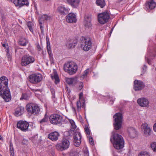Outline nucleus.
I'll return each mask as SVG.
<instances>
[{
	"label": "nucleus",
	"instance_id": "f257e3e1",
	"mask_svg": "<svg viewBox=\"0 0 156 156\" xmlns=\"http://www.w3.org/2000/svg\"><path fill=\"white\" fill-rule=\"evenodd\" d=\"M8 80L5 76L0 78V96L6 102L9 101L11 96L9 89L8 87Z\"/></svg>",
	"mask_w": 156,
	"mask_h": 156
},
{
	"label": "nucleus",
	"instance_id": "f03ea898",
	"mask_svg": "<svg viewBox=\"0 0 156 156\" xmlns=\"http://www.w3.org/2000/svg\"><path fill=\"white\" fill-rule=\"evenodd\" d=\"M110 140L115 149L121 150L124 147V141L121 135L115 133L111 138Z\"/></svg>",
	"mask_w": 156,
	"mask_h": 156
},
{
	"label": "nucleus",
	"instance_id": "7ed1b4c3",
	"mask_svg": "<svg viewBox=\"0 0 156 156\" xmlns=\"http://www.w3.org/2000/svg\"><path fill=\"white\" fill-rule=\"evenodd\" d=\"M65 71L70 75L74 74L77 69V65L73 62H70L65 64L64 66Z\"/></svg>",
	"mask_w": 156,
	"mask_h": 156
},
{
	"label": "nucleus",
	"instance_id": "20e7f679",
	"mask_svg": "<svg viewBox=\"0 0 156 156\" xmlns=\"http://www.w3.org/2000/svg\"><path fill=\"white\" fill-rule=\"evenodd\" d=\"M98 21L101 24H104L107 23L110 18V13L108 11H105L100 13L98 16Z\"/></svg>",
	"mask_w": 156,
	"mask_h": 156
},
{
	"label": "nucleus",
	"instance_id": "39448f33",
	"mask_svg": "<svg viewBox=\"0 0 156 156\" xmlns=\"http://www.w3.org/2000/svg\"><path fill=\"white\" fill-rule=\"evenodd\" d=\"M113 117L114 118V123L113 124L114 128L116 130H118L121 126L122 120V115L121 113H117L115 114Z\"/></svg>",
	"mask_w": 156,
	"mask_h": 156
},
{
	"label": "nucleus",
	"instance_id": "423d86ee",
	"mask_svg": "<svg viewBox=\"0 0 156 156\" xmlns=\"http://www.w3.org/2000/svg\"><path fill=\"white\" fill-rule=\"evenodd\" d=\"M92 43L90 38L83 37L81 40V47L83 50L88 51L92 47Z\"/></svg>",
	"mask_w": 156,
	"mask_h": 156
},
{
	"label": "nucleus",
	"instance_id": "0eeeda50",
	"mask_svg": "<svg viewBox=\"0 0 156 156\" xmlns=\"http://www.w3.org/2000/svg\"><path fill=\"white\" fill-rule=\"evenodd\" d=\"M69 145L70 143L69 140L66 139L64 138L61 143L57 144L55 147L58 150L62 151L68 148Z\"/></svg>",
	"mask_w": 156,
	"mask_h": 156
},
{
	"label": "nucleus",
	"instance_id": "6e6552de",
	"mask_svg": "<svg viewBox=\"0 0 156 156\" xmlns=\"http://www.w3.org/2000/svg\"><path fill=\"white\" fill-rule=\"evenodd\" d=\"M27 112L31 114H38L40 112V108L37 105L34 104H29L26 106Z\"/></svg>",
	"mask_w": 156,
	"mask_h": 156
},
{
	"label": "nucleus",
	"instance_id": "1a4fd4ad",
	"mask_svg": "<svg viewBox=\"0 0 156 156\" xmlns=\"http://www.w3.org/2000/svg\"><path fill=\"white\" fill-rule=\"evenodd\" d=\"M50 123L54 125H57L61 123L62 120V117L57 114L51 115L49 118Z\"/></svg>",
	"mask_w": 156,
	"mask_h": 156
},
{
	"label": "nucleus",
	"instance_id": "9d476101",
	"mask_svg": "<svg viewBox=\"0 0 156 156\" xmlns=\"http://www.w3.org/2000/svg\"><path fill=\"white\" fill-rule=\"evenodd\" d=\"M35 61L34 58L29 55H24L21 60V65L23 66H26L33 63Z\"/></svg>",
	"mask_w": 156,
	"mask_h": 156
},
{
	"label": "nucleus",
	"instance_id": "9b49d317",
	"mask_svg": "<svg viewBox=\"0 0 156 156\" xmlns=\"http://www.w3.org/2000/svg\"><path fill=\"white\" fill-rule=\"evenodd\" d=\"M42 77L40 74H33L29 76L30 81L33 83H37L40 82L42 80Z\"/></svg>",
	"mask_w": 156,
	"mask_h": 156
},
{
	"label": "nucleus",
	"instance_id": "f8f14e48",
	"mask_svg": "<svg viewBox=\"0 0 156 156\" xmlns=\"http://www.w3.org/2000/svg\"><path fill=\"white\" fill-rule=\"evenodd\" d=\"M29 123L25 121L20 120L17 124V127L23 131H27L28 130Z\"/></svg>",
	"mask_w": 156,
	"mask_h": 156
},
{
	"label": "nucleus",
	"instance_id": "ddd939ff",
	"mask_svg": "<svg viewBox=\"0 0 156 156\" xmlns=\"http://www.w3.org/2000/svg\"><path fill=\"white\" fill-rule=\"evenodd\" d=\"M74 144L76 147L79 146L81 142V135L77 129L75 130L74 134Z\"/></svg>",
	"mask_w": 156,
	"mask_h": 156
},
{
	"label": "nucleus",
	"instance_id": "4468645a",
	"mask_svg": "<svg viewBox=\"0 0 156 156\" xmlns=\"http://www.w3.org/2000/svg\"><path fill=\"white\" fill-rule=\"evenodd\" d=\"M144 86V83L141 80H136L134 81L133 89L135 91L142 90Z\"/></svg>",
	"mask_w": 156,
	"mask_h": 156
},
{
	"label": "nucleus",
	"instance_id": "2eb2a0df",
	"mask_svg": "<svg viewBox=\"0 0 156 156\" xmlns=\"http://www.w3.org/2000/svg\"><path fill=\"white\" fill-rule=\"evenodd\" d=\"M137 103L140 106L142 107H148L149 106V101L146 98H139L137 100Z\"/></svg>",
	"mask_w": 156,
	"mask_h": 156
},
{
	"label": "nucleus",
	"instance_id": "dca6fc26",
	"mask_svg": "<svg viewBox=\"0 0 156 156\" xmlns=\"http://www.w3.org/2000/svg\"><path fill=\"white\" fill-rule=\"evenodd\" d=\"M156 6V3L154 0H149L147 1L145 4V9L148 12L154 9Z\"/></svg>",
	"mask_w": 156,
	"mask_h": 156
},
{
	"label": "nucleus",
	"instance_id": "f3484780",
	"mask_svg": "<svg viewBox=\"0 0 156 156\" xmlns=\"http://www.w3.org/2000/svg\"><path fill=\"white\" fill-rule=\"evenodd\" d=\"M66 20L68 23H76L77 20L76 16L73 13H70L68 14L66 17Z\"/></svg>",
	"mask_w": 156,
	"mask_h": 156
},
{
	"label": "nucleus",
	"instance_id": "a211bd4d",
	"mask_svg": "<svg viewBox=\"0 0 156 156\" xmlns=\"http://www.w3.org/2000/svg\"><path fill=\"white\" fill-rule=\"evenodd\" d=\"M142 127L144 134L146 136H149L151 133V128L147 123H144L142 125Z\"/></svg>",
	"mask_w": 156,
	"mask_h": 156
},
{
	"label": "nucleus",
	"instance_id": "6ab92c4d",
	"mask_svg": "<svg viewBox=\"0 0 156 156\" xmlns=\"http://www.w3.org/2000/svg\"><path fill=\"white\" fill-rule=\"evenodd\" d=\"M16 6L21 7L24 5H28L29 3L28 0H10Z\"/></svg>",
	"mask_w": 156,
	"mask_h": 156
},
{
	"label": "nucleus",
	"instance_id": "aec40b11",
	"mask_svg": "<svg viewBox=\"0 0 156 156\" xmlns=\"http://www.w3.org/2000/svg\"><path fill=\"white\" fill-rule=\"evenodd\" d=\"M127 132L129 136L131 138H134L136 136L137 132L135 129L130 127L128 128Z\"/></svg>",
	"mask_w": 156,
	"mask_h": 156
},
{
	"label": "nucleus",
	"instance_id": "412c9836",
	"mask_svg": "<svg viewBox=\"0 0 156 156\" xmlns=\"http://www.w3.org/2000/svg\"><path fill=\"white\" fill-rule=\"evenodd\" d=\"M59 134L58 132L55 131L52 132L48 135V138L52 141H56L58 139Z\"/></svg>",
	"mask_w": 156,
	"mask_h": 156
},
{
	"label": "nucleus",
	"instance_id": "4be33fe9",
	"mask_svg": "<svg viewBox=\"0 0 156 156\" xmlns=\"http://www.w3.org/2000/svg\"><path fill=\"white\" fill-rule=\"evenodd\" d=\"M51 19V17L49 15L46 14H43L40 17L39 20V23L42 24L44 21H50Z\"/></svg>",
	"mask_w": 156,
	"mask_h": 156
},
{
	"label": "nucleus",
	"instance_id": "5701e85b",
	"mask_svg": "<svg viewBox=\"0 0 156 156\" xmlns=\"http://www.w3.org/2000/svg\"><path fill=\"white\" fill-rule=\"evenodd\" d=\"M24 112V108L21 106L19 107L16 109L14 115L16 116H19L22 114Z\"/></svg>",
	"mask_w": 156,
	"mask_h": 156
},
{
	"label": "nucleus",
	"instance_id": "b1692460",
	"mask_svg": "<svg viewBox=\"0 0 156 156\" xmlns=\"http://www.w3.org/2000/svg\"><path fill=\"white\" fill-rule=\"evenodd\" d=\"M68 2L73 8H77L80 3V0H67Z\"/></svg>",
	"mask_w": 156,
	"mask_h": 156
},
{
	"label": "nucleus",
	"instance_id": "393cba45",
	"mask_svg": "<svg viewBox=\"0 0 156 156\" xmlns=\"http://www.w3.org/2000/svg\"><path fill=\"white\" fill-rule=\"evenodd\" d=\"M69 9L65 8L63 6H60L58 8V11L62 14H66L69 12Z\"/></svg>",
	"mask_w": 156,
	"mask_h": 156
},
{
	"label": "nucleus",
	"instance_id": "a878e982",
	"mask_svg": "<svg viewBox=\"0 0 156 156\" xmlns=\"http://www.w3.org/2000/svg\"><path fill=\"white\" fill-rule=\"evenodd\" d=\"M90 18L89 16H86L84 18V23L85 26L87 27H90L91 26Z\"/></svg>",
	"mask_w": 156,
	"mask_h": 156
},
{
	"label": "nucleus",
	"instance_id": "bb28decb",
	"mask_svg": "<svg viewBox=\"0 0 156 156\" xmlns=\"http://www.w3.org/2000/svg\"><path fill=\"white\" fill-rule=\"evenodd\" d=\"M51 77L52 80H54L55 83L57 84L59 82V79L58 76L56 72H54L51 74Z\"/></svg>",
	"mask_w": 156,
	"mask_h": 156
},
{
	"label": "nucleus",
	"instance_id": "cd10ccee",
	"mask_svg": "<svg viewBox=\"0 0 156 156\" xmlns=\"http://www.w3.org/2000/svg\"><path fill=\"white\" fill-rule=\"evenodd\" d=\"M96 4L101 8H103L106 5L105 0H96Z\"/></svg>",
	"mask_w": 156,
	"mask_h": 156
},
{
	"label": "nucleus",
	"instance_id": "c85d7f7f",
	"mask_svg": "<svg viewBox=\"0 0 156 156\" xmlns=\"http://www.w3.org/2000/svg\"><path fill=\"white\" fill-rule=\"evenodd\" d=\"M84 104V102L82 100H79L76 103L77 108L78 110L80 109L81 107H83Z\"/></svg>",
	"mask_w": 156,
	"mask_h": 156
},
{
	"label": "nucleus",
	"instance_id": "c756f323",
	"mask_svg": "<svg viewBox=\"0 0 156 156\" xmlns=\"http://www.w3.org/2000/svg\"><path fill=\"white\" fill-rule=\"evenodd\" d=\"M69 122L71 124L70 130L74 132L76 128V125L74 122L72 120H70Z\"/></svg>",
	"mask_w": 156,
	"mask_h": 156
},
{
	"label": "nucleus",
	"instance_id": "7c9ffc66",
	"mask_svg": "<svg viewBox=\"0 0 156 156\" xmlns=\"http://www.w3.org/2000/svg\"><path fill=\"white\" fill-rule=\"evenodd\" d=\"M28 43V41L25 38H21L19 42V44L23 46H25Z\"/></svg>",
	"mask_w": 156,
	"mask_h": 156
},
{
	"label": "nucleus",
	"instance_id": "2f4dec72",
	"mask_svg": "<svg viewBox=\"0 0 156 156\" xmlns=\"http://www.w3.org/2000/svg\"><path fill=\"white\" fill-rule=\"evenodd\" d=\"M76 43L72 41H69L66 44V46L69 48H73L76 45Z\"/></svg>",
	"mask_w": 156,
	"mask_h": 156
},
{
	"label": "nucleus",
	"instance_id": "473e14b6",
	"mask_svg": "<svg viewBox=\"0 0 156 156\" xmlns=\"http://www.w3.org/2000/svg\"><path fill=\"white\" fill-rule=\"evenodd\" d=\"M48 116L47 115L46 113L44 118L40 121V123L41 124H43L44 123L47 122L48 121Z\"/></svg>",
	"mask_w": 156,
	"mask_h": 156
},
{
	"label": "nucleus",
	"instance_id": "72a5a7b5",
	"mask_svg": "<svg viewBox=\"0 0 156 156\" xmlns=\"http://www.w3.org/2000/svg\"><path fill=\"white\" fill-rule=\"evenodd\" d=\"M69 156H80L79 153L75 150H72L69 153Z\"/></svg>",
	"mask_w": 156,
	"mask_h": 156
},
{
	"label": "nucleus",
	"instance_id": "f704fd0d",
	"mask_svg": "<svg viewBox=\"0 0 156 156\" xmlns=\"http://www.w3.org/2000/svg\"><path fill=\"white\" fill-rule=\"evenodd\" d=\"M9 151L10 153V155L14 156V148L12 144L10 143L9 145Z\"/></svg>",
	"mask_w": 156,
	"mask_h": 156
},
{
	"label": "nucleus",
	"instance_id": "c9c22d12",
	"mask_svg": "<svg viewBox=\"0 0 156 156\" xmlns=\"http://www.w3.org/2000/svg\"><path fill=\"white\" fill-rule=\"evenodd\" d=\"M27 25L29 28L30 30L32 33L33 32V23L31 22H29L27 23Z\"/></svg>",
	"mask_w": 156,
	"mask_h": 156
},
{
	"label": "nucleus",
	"instance_id": "e433bc0d",
	"mask_svg": "<svg viewBox=\"0 0 156 156\" xmlns=\"http://www.w3.org/2000/svg\"><path fill=\"white\" fill-rule=\"evenodd\" d=\"M2 46L5 47L6 48V50H5V51L7 53V55L8 57H10V55L9 53V47L8 46V45L6 44H2Z\"/></svg>",
	"mask_w": 156,
	"mask_h": 156
},
{
	"label": "nucleus",
	"instance_id": "4c0bfd02",
	"mask_svg": "<svg viewBox=\"0 0 156 156\" xmlns=\"http://www.w3.org/2000/svg\"><path fill=\"white\" fill-rule=\"evenodd\" d=\"M84 129L86 133L88 135H90V132L87 125H85Z\"/></svg>",
	"mask_w": 156,
	"mask_h": 156
},
{
	"label": "nucleus",
	"instance_id": "58836bf2",
	"mask_svg": "<svg viewBox=\"0 0 156 156\" xmlns=\"http://www.w3.org/2000/svg\"><path fill=\"white\" fill-rule=\"evenodd\" d=\"M139 156H150L149 153L146 151H144L140 152Z\"/></svg>",
	"mask_w": 156,
	"mask_h": 156
},
{
	"label": "nucleus",
	"instance_id": "ea45409f",
	"mask_svg": "<svg viewBox=\"0 0 156 156\" xmlns=\"http://www.w3.org/2000/svg\"><path fill=\"white\" fill-rule=\"evenodd\" d=\"M29 97L27 94H22L21 97L20 98V100H22L23 99L27 100L29 99Z\"/></svg>",
	"mask_w": 156,
	"mask_h": 156
},
{
	"label": "nucleus",
	"instance_id": "a19ab883",
	"mask_svg": "<svg viewBox=\"0 0 156 156\" xmlns=\"http://www.w3.org/2000/svg\"><path fill=\"white\" fill-rule=\"evenodd\" d=\"M151 147L153 151L156 152V142H154L151 145Z\"/></svg>",
	"mask_w": 156,
	"mask_h": 156
},
{
	"label": "nucleus",
	"instance_id": "79ce46f5",
	"mask_svg": "<svg viewBox=\"0 0 156 156\" xmlns=\"http://www.w3.org/2000/svg\"><path fill=\"white\" fill-rule=\"evenodd\" d=\"M66 81L69 85L72 84V78H68L66 79Z\"/></svg>",
	"mask_w": 156,
	"mask_h": 156
},
{
	"label": "nucleus",
	"instance_id": "37998d69",
	"mask_svg": "<svg viewBox=\"0 0 156 156\" xmlns=\"http://www.w3.org/2000/svg\"><path fill=\"white\" fill-rule=\"evenodd\" d=\"M47 49L48 53H50L51 52V49L50 43L48 44L47 43Z\"/></svg>",
	"mask_w": 156,
	"mask_h": 156
},
{
	"label": "nucleus",
	"instance_id": "c03bdc74",
	"mask_svg": "<svg viewBox=\"0 0 156 156\" xmlns=\"http://www.w3.org/2000/svg\"><path fill=\"white\" fill-rule=\"evenodd\" d=\"M83 87V83L82 82H80L78 85V89L79 90H81Z\"/></svg>",
	"mask_w": 156,
	"mask_h": 156
},
{
	"label": "nucleus",
	"instance_id": "a18cd8bd",
	"mask_svg": "<svg viewBox=\"0 0 156 156\" xmlns=\"http://www.w3.org/2000/svg\"><path fill=\"white\" fill-rule=\"evenodd\" d=\"M78 81V79L76 77L72 78V84H76Z\"/></svg>",
	"mask_w": 156,
	"mask_h": 156
},
{
	"label": "nucleus",
	"instance_id": "49530a36",
	"mask_svg": "<svg viewBox=\"0 0 156 156\" xmlns=\"http://www.w3.org/2000/svg\"><path fill=\"white\" fill-rule=\"evenodd\" d=\"M89 141L91 145H93L94 144L93 139L91 136H89Z\"/></svg>",
	"mask_w": 156,
	"mask_h": 156
},
{
	"label": "nucleus",
	"instance_id": "de8ad7c7",
	"mask_svg": "<svg viewBox=\"0 0 156 156\" xmlns=\"http://www.w3.org/2000/svg\"><path fill=\"white\" fill-rule=\"evenodd\" d=\"M89 71V69H86V70H85L83 72V77H86L87 74H88Z\"/></svg>",
	"mask_w": 156,
	"mask_h": 156
},
{
	"label": "nucleus",
	"instance_id": "09e8293b",
	"mask_svg": "<svg viewBox=\"0 0 156 156\" xmlns=\"http://www.w3.org/2000/svg\"><path fill=\"white\" fill-rule=\"evenodd\" d=\"M51 94H52V98L53 99H54V98L55 99V90L54 89H51Z\"/></svg>",
	"mask_w": 156,
	"mask_h": 156
},
{
	"label": "nucleus",
	"instance_id": "8fccbe9b",
	"mask_svg": "<svg viewBox=\"0 0 156 156\" xmlns=\"http://www.w3.org/2000/svg\"><path fill=\"white\" fill-rule=\"evenodd\" d=\"M42 24H41L40 23H39L40 28L41 29V34H44V30L43 29V27L42 26Z\"/></svg>",
	"mask_w": 156,
	"mask_h": 156
},
{
	"label": "nucleus",
	"instance_id": "3c124183",
	"mask_svg": "<svg viewBox=\"0 0 156 156\" xmlns=\"http://www.w3.org/2000/svg\"><path fill=\"white\" fill-rule=\"evenodd\" d=\"M5 16H4V15H2V19L1 20L3 21V24L4 25L5 24Z\"/></svg>",
	"mask_w": 156,
	"mask_h": 156
},
{
	"label": "nucleus",
	"instance_id": "603ef678",
	"mask_svg": "<svg viewBox=\"0 0 156 156\" xmlns=\"http://www.w3.org/2000/svg\"><path fill=\"white\" fill-rule=\"evenodd\" d=\"M36 47L37 49L39 51H41L42 50V48L41 47L39 44H37Z\"/></svg>",
	"mask_w": 156,
	"mask_h": 156
},
{
	"label": "nucleus",
	"instance_id": "864d4df0",
	"mask_svg": "<svg viewBox=\"0 0 156 156\" xmlns=\"http://www.w3.org/2000/svg\"><path fill=\"white\" fill-rule=\"evenodd\" d=\"M147 67L145 65H144L143 68H142V72L143 73H144L146 71Z\"/></svg>",
	"mask_w": 156,
	"mask_h": 156
},
{
	"label": "nucleus",
	"instance_id": "5fc2aeb1",
	"mask_svg": "<svg viewBox=\"0 0 156 156\" xmlns=\"http://www.w3.org/2000/svg\"><path fill=\"white\" fill-rule=\"evenodd\" d=\"M83 92H81L79 94V100H81V98L82 97H83Z\"/></svg>",
	"mask_w": 156,
	"mask_h": 156
},
{
	"label": "nucleus",
	"instance_id": "6e6d98bb",
	"mask_svg": "<svg viewBox=\"0 0 156 156\" xmlns=\"http://www.w3.org/2000/svg\"><path fill=\"white\" fill-rule=\"evenodd\" d=\"M109 99L110 101H112V103L113 102V101H115V98L113 97H110Z\"/></svg>",
	"mask_w": 156,
	"mask_h": 156
},
{
	"label": "nucleus",
	"instance_id": "4d7b16f0",
	"mask_svg": "<svg viewBox=\"0 0 156 156\" xmlns=\"http://www.w3.org/2000/svg\"><path fill=\"white\" fill-rule=\"evenodd\" d=\"M48 55H49V57L51 59H53V55L52 54V52H51L50 53H48Z\"/></svg>",
	"mask_w": 156,
	"mask_h": 156
},
{
	"label": "nucleus",
	"instance_id": "13d9d810",
	"mask_svg": "<svg viewBox=\"0 0 156 156\" xmlns=\"http://www.w3.org/2000/svg\"><path fill=\"white\" fill-rule=\"evenodd\" d=\"M153 129L154 131L156 132V123L154 124L153 126Z\"/></svg>",
	"mask_w": 156,
	"mask_h": 156
},
{
	"label": "nucleus",
	"instance_id": "bf43d9fd",
	"mask_svg": "<svg viewBox=\"0 0 156 156\" xmlns=\"http://www.w3.org/2000/svg\"><path fill=\"white\" fill-rule=\"evenodd\" d=\"M145 59H147V60H148V58L146 56L145 57Z\"/></svg>",
	"mask_w": 156,
	"mask_h": 156
},
{
	"label": "nucleus",
	"instance_id": "052dcab7",
	"mask_svg": "<svg viewBox=\"0 0 156 156\" xmlns=\"http://www.w3.org/2000/svg\"><path fill=\"white\" fill-rule=\"evenodd\" d=\"M46 39H47V37Z\"/></svg>",
	"mask_w": 156,
	"mask_h": 156
},
{
	"label": "nucleus",
	"instance_id": "680f3d73",
	"mask_svg": "<svg viewBox=\"0 0 156 156\" xmlns=\"http://www.w3.org/2000/svg\"><path fill=\"white\" fill-rule=\"evenodd\" d=\"M0 156H2V155H0Z\"/></svg>",
	"mask_w": 156,
	"mask_h": 156
},
{
	"label": "nucleus",
	"instance_id": "e2e57ef3",
	"mask_svg": "<svg viewBox=\"0 0 156 156\" xmlns=\"http://www.w3.org/2000/svg\"><path fill=\"white\" fill-rule=\"evenodd\" d=\"M156 55V54L155 55V56Z\"/></svg>",
	"mask_w": 156,
	"mask_h": 156
}]
</instances>
